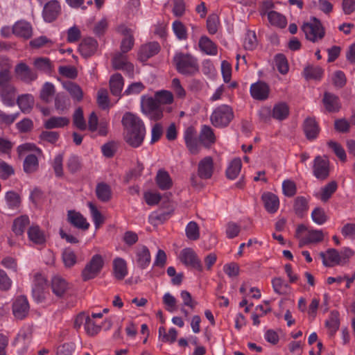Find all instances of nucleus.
<instances>
[{
    "mask_svg": "<svg viewBox=\"0 0 355 355\" xmlns=\"http://www.w3.org/2000/svg\"><path fill=\"white\" fill-rule=\"evenodd\" d=\"M11 64L9 59L0 58V100L3 105L12 107L15 105L17 88L11 83Z\"/></svg>",
    "mask_w": 355,
    "mask_h": 355,
    "instance_id": "obj_1",
    "label": "nucleus"
},
{
    "mask_svg": "<svg viewBox=\"0 0 355 355\" xmlns=\"http://www.w3.org/2000/svg\"><path fill=\"white\" fill-rule=\"evenodd\" d=\"M177 71L185 76H194L199 72L198 59L189 53H177L173 57Z\"/></svg>",
    "mask_w": 355,
    "mask_h": 355,
    "instance_id": "obj_2",
    "label": "nucleus"
},
{
    "mask_svg": "<svg viewBox=\"0 0 355 355\" xmlns=\"http://www.w3.org/2000/svg\"><path fill=\"white\" fill-rule=\"evenodd\" d=\"M141 110L150 120L157 121L163 118V107L151 96L144 95L141 97Z\"/></svg>",
    "mask_w": 355,
    "mask_h": 355,
    "instance_id": "obj_3",
    "label": "nucleus"
},
{
    "mask_svg": "<svg viewBox=\"0 0 355 355\" xmlns=\"http://www.w3.org/2000/svg\"><path fill=\"white\" fill-rule=\"evenodd\" d=\"M234 118L232 108L227 105L218 106L212 112L210 120L212 125L217 128L226 127Z\"/></svg>",
    "mask_w": 355,
    "mask_h": 355,
    "instance_id": "obj_4",
    "label": "nucleus"
},
{
    "mask_svg": "<svg viewBox=\"0 0 355 355\" xmlns=\"http://www.w3.org/2000/svg\"><path fill=\"white\" fill-rule=\"evenodd\" d=\"M105 261L101 254L93 255L81 272L83 280L86 282L96 277L101 273Z\"/></svg>",
    "mask_w": 355,
    "mask_h": 355,
    "instance_id": "obj_5",
    "label": "nucleus"
},
{
    "mask_svg": "<svg viewBox=\"0 0 355 355\" xmlns=\"http://www.w3.org/2000/svg\"><path fill=\"white\" fill-rule=\"evenodd\" d=\"M302 29L305 34L306 38L313 42L321 40L325 35L324 28L320 20L313 17L309 22L304 23Z\"/></svg>",
    "mask_w": 355,
    "mask_h": 355,
    "instance_id": "obj_6",
    "label": "nucleus"
},
{
    "mask_svg": "<svg viewBox=\"0 0 355 355\" xmlns=\"http://www.w3.org/2000/svg\"><path fill=\"white\" fill-rule=\"evenodd\" d=\"M179 259L187 267H190L199 272L203 270L201 261L192 248H187L182 250L180 253Z\"/></svg>",
    "mask_w": 355,
    "mask_h": 355,
    "instance_id": "obj_7",
    "label": "nucleus"
},
{
    "mask_svg": "<svg viewBox=\"0 0 355 355\" xmlns=\"http://www.w3.org/2000/svg\"><path fill=\"white\" fill-rule=\"evenodd\" d=\"M14 71L17 79L28 84L36 80L38 77L37 73L23 62L16 64Z\"/></svg>",
    "mask_w": 355,
    "mask_h": 355,
    "instance_id": "obj_8",
    "label": "nucleus"
},
{
    "mask_svg": "<svg viewBox=\"0 0 355 355\" xmlns=\"http://www.w3.org/2000/svg\"><path fill=\"white\" fill-rule=\"evenodd\" d=\"M313 174L320 180H326L329 175V162L327 158L316 156L313 162Z\"/></svg>",
    "mask_w": 355,
    "mask_h": 355,
    "instance_id": "obj_9",
    "label": "nucleus"
},
{
    "mask_svg": "<svg viewBox=\"0 0 355 355\" xmlns=\"http://www.w3.org/2000/svg\"><path fill=\"white\" fill-rule=\"evenodd\" d=\"M121 123L124 128V132L146 130L144 123L141 119L131 112L124 114Z\"/></svg>",
    "mask_w": 355,
    "mask_h": 355,
    "instance_id": "obj_10",
    "label": "nucleus"
},
{
    "mask_svg": "<svg viewBox=\"0 0 355 355\" xmlns=\"http://www.w3.org/2000/svg\"><path fill=\"white\" fill-rule=\"evenodd\" d=\"M112 67L114 69L123 71L129 77L134 76V65L130 62L128 56L123 53H116L112 60Z\"/></svg>",
    "mask_w": 355,
    "mask_h": 355,
    "instance_id": "obj_11",
    "label": "nucleus"
},
{
    "mask_svg": "<svg viewBox=\"0 0 355 355\" xmlns=\"http://www.w3.org/2000/svg\"><path fill=\"white\" fill-rule=\"evenodd\" d=\"M51 287L56 297H64L71 290V284L61 276L55 275L51 279Z\"/></svg>",
    "mask_w": 355,
    "mask_h": 355,
    "instance_id": "obj_12",
    "label": "nucleus"
},
{
    "mask_svg": "<svg viewBox=\"0 0 355 355\" xmlns=\"http://www.w3.org/2000/svg\"><path fill=\"white\" fill-rule=\"evenodd\" d=\"M61 12V6L58 0L49 1L44 4L42 17L45 21L52 22L57 19Z\"/></svg>",
    "mask_w": 355,
    "mask_h": 355,
    "instance_id": "obj_13",
    "label": "nucleus"
},
{
    "mask_svg": "<svg viewBox=\"0 0 355 355\" xmlns=\"http://www.w3.org/2000/svg\"><path fill=\"white\" fill-rule=\"evenodd\" d=\"M214 172V159L211 156L202 158L198 164V175L202 180L210 179Z\"/></svg>",
    "mask_w": 355,
    "mask_h": 355,
    "instance_id": "obj_14",
    "label": "nucleus"
},
{
    "mask_svg": "<svg viewBox=\"0 0 355 355\" xmlns=\"http://www.w3.org/2000/svg\"><path fill=\"white\" fill-rule=\"evenodd\" d=\"M270 91V87L263 81L252 83L250 87L251 96L257 101L266 100L269 96Z\"/></svg>",
    "mask_w": 355,
    "mask_h": 355,
    "instance_id": "obj_15",
    "label": "nucleus"
},
{
    "mask_svg": "<svg viewBox=\"0 0 355 355\" xmlns=\"http://www.w3.org/2000/svg\"><path fill=\"white\" fill-rule=\"evenodd\" d=\"M159 51L160 46L158 42H148L140 47L138 53L139 59L142 62L147 61L150 58L157 54Z\"/></svg>",
    "mask_w": 355,
    "mask_h": 355,
    "instance_id": "obj_16",
    "label": "nucleus"
},
{
    "mask_svg": "<svg viewBox=\"0 0 355 355\" xmlns=\"http://www.w3.org/2000/svg\"><path fill=\"white\" fill-rule=\"evenodd\" d=\"M28 311L29 304L24 296H19L13 302L12 313L15 318L24 319L28 315Z\"/></svg>",
    "mask_w": 355,
    "mask_h": 355,
    "instance_id": "obj_17",
    "label": "nucleus"
},
{
    "mask_svg": "<svg viewBox=\"0 0 355 355\" xmlns=\"http://www.w3.org/2000/svg\"><path fill=\"white\" fill-rule=\"evenodd\" d=\"M320 256L325 266L331 267L335 265L343 264V260L340 253L334 248L329 249L325 252H320Z\"/></svg>",
    "mask_w": 355,
    "mask_h": 355,
    "instance_id": "obj_18",
    "label": "nucleus"
},
{
    "mask_svg": "<svg viewBox=\"0 0 355 355\" xmlns=\"http://www.w3.org/2000/svg\"><path fill=\"white\" fill-rule=\"evenodd\" d=\"M12 33L17 37L29 39L33 35V28L29 22L20 20L13 25Z\"/></svg>",
    "mask_w": 355,
    "mask_h": 355,
    "instance_id": "obj_19",
    "label": "nucleus"
},
{
    "mask_svg": "<svg viewBox=\"0 0 355 355\" xmlns=\"http://www.w3.org/2000/svg\"><path fill=\"white\" fill-rule=\"evenodd\" d=\"M67 220L73 226L83 230H88L90 225L83 215L73 210L68 211Z\"/></svg>",
    "mask_w": 355,
    "mask_h": 355,
    "instance_id": "obj_20",
    "label": "nucleus"
},
{
    "mask_svg": "<svg viewBox=\"0 0 355 355\" xmlns=\"http://www.w3.org/2000/svg\"><path fill=\"white\" fill-rule=\"evenodd\" d=\"M146 130L124 132L125 142L132 148L139 147L145 138Z\"/></svg>",
    "mask_w": 355,
    "mask_h": 355,
    "instance_id": "obj_21",
    "label": "nucleus"
},
{
    "mask_svg": "<svg viewBox=\"0 0 355 355\" xmlns=\"http://www.w3.org/2000/svg\"><path fill=\"white\" fill-rule=\"evenodd\" d=\"M198 46L203 53L214 56L218 54V46L207 36H201L199 39Z\"/></svg>",
    "mask_w": 355,
    "mask_h": 355,
    "instance_id": "obj_22",
    "label": "nucleus"
},
{
    "mask_svg": "<svg viewBox=\"0 0 355 355\" xmlns=\"http://www.w3.org/2000/svg\"><path fill=\"white\" fill-rule=\"evenodd\" d=\"M151 261L149 250L145 245L139 246L136 250V262L137 266L144 269L147 268Z\"/></svg>",
    "mask_w": 355,
    "mask_h": 355,
    "instance_id": "obj_23",
    "label": "nucleus"
},
{
    "mask_svg": "<svg viewBox=\"0 0 355 355\" xmlns=\"http://www.w3.org/2000/svg\"><path fill=\"white\" fill-rule=\"evenodd\" d=\"M304 132L309 140H313L317 138L320 128L314 118H307L304 122Z\"/></svg>",
    "mask_w": 355,
    "mask_h": 355,
    "instance_id": "obj_24",
    "label": "nucleus"
},
{
    "mask_svg": "<svg viewBox=\"0 0 355 355\" xmlns=\"http://www.w3.org/2000/svg\"><path fill=\"white\" fill-rule=\"evenodd\" d=\"M88 129L94 132L98 130V134L101 136H105L107 133V124L101 123L98 125V116L95 112H92L88 119Z\"/></svg>",
    "mask_w": 355,
    "mask_h": 355,
    "instance_id": "obj_25",
    "label": "nucleus"
},
{
    "mask_svg": "<svg viewBox=\"0 0 355 355\" xmlns=\"http://www.w3.org/2000/svg\"><path fill=\"white\" fill-rule=\"evenodd\" d=\"M119 31L124 36L121 43V51L125 53L130 51L134 46V37L130 29L125 26L119 28Z\"/></svg>",
    "mask_w": 355,
    "mask_h": 355,
    "instance_id": "obj_26",
    "label": "nucleus"
},
{
    "mask_svg": "<svg viewBox=\"0 0 355 355\" xmlns=\"http://www.w3.org/2000/svg\"><path fill=\"white\" fill-rule=\"evenodd\" d=\"M199 140L206 147H209L216 142V136L213 129L207 125L201 126L199 134Z\"/></svg>",
    "mask_w": 355,
    "mask_h": 355,
    "instance_id": "obj_27",
    "label": "nucleus"
},
{
    "mask_svg": "<svg viewBox=\"0 0 355 355\" xmlns=\"http://www.w3.org/2000/svg\"><path fill=\"white\" fill-rule=\"evenodd\" d=\"M155 182L158 187L163 191L168 190L173 187V180L169 173L164 169L157 171Z\"/></svg>",
    "mask_w": 355,
    "mask_h": 355,
    "instance_id": "obj_28",
    "label": "nucleus"
},
{
    "mask_svg": "<svg viewBox=\"0 0 355 355\" xmlns=\"http://www.w3.org/2000/svg\"><path fill=\"white\" fill-rule=\"evenodd\" d=\"M325 109L329 112H336L340 108L339 98L329 92H325L322 99Z\"/></svg>",
    "mask_w": 355,
    "mask_h": 355,
    "instance_id": "obj_29",
    "label": "nucleus"
},
{
    "mask_svg": "<svg viewBox=\"0 0 355 355\" xmlns=\"http://www.w3.org/2000/svg\"><path fill=\"white\" fill-rule=\"evenodd\" d=\"M261 199L266 209L268 212L275 213L279 209V200L276 195L270 192H266L262 195Z\"/></svg>",
    "mask_w": 355,
    "mask_h": 355,
    "instance_id": "obj_30",
    "label": "nucleus"
},
{
    "mask_svg": "<svg viewBox=\"0 0 355 355\" xmlns=\"http://www.w3.org/2000/svg\"><path fill=\"white\" fill-rule=\"evenodd\" d=\"M27 233L29 240L35 244L42 245L46 243V235L38 225H31Z\"/></svg>",
    "mask_w": 355,
    "mask_h": 355,
    "instance_id": "obj_31",
    "label": "nucleus"
},
{
    "mask_svg": "<svg viewBox=\"0 0 355 355\" xmlns=\"http://www.w3.org/2000/svg\"><path fill=\"white\" fill-rule=\"evenodd\" d=\"M113 272L116 279L122 280L128 275L127 263L125 259L116 257L113 260Z\"/></svg>",
    "mask_w": 355,
    "mask_h": 355,
    "instance_id": "obj_32",
    "label": "nucleus"
},
{
    "mask_svg": "<svg viewBox=\"0 0 355 355\" xmlns=\"http://www.w3.org/2000/svg\"><path fill=\"white\" fill-rule=\"evenodd\" d=\"M324 239V234L320 230H309L306 232V235L301 239L300 245L309 243H317L321 242Z\"/></svg>",
    "mask_w": 355,
    "mask_h": 355,
    "instance_id": "obj_33",
    "label": "nucleus"
},
{
    "mask_svg": "<svg viewBox=\"0 0 355 355\" xmlns=\"http://www.w3.org/2000/svg\"><path fill=\"white\" fill-rule=\"evenodd\" d=\"M97 48L98 43L96 40L92 37H87L83 40L79 50L83 56L89 57L96 51Z\"/></svg>",
    "mask_w": 355,
    "mask_h": 355,
    "instance_id": "obj_34",
    "label": "nucleus"
},
{
    "mask_svg": "<svg viewBox=\"0 0 355 355\" xmlns=\"http://www.w3.org/2000/svg\"><path fill=\"white\" fill-rule=\"evenodd\" d=\"M34 97L31 94L19 95L17 98V104L24 113H29L34 105Z\"/></svg>",
    "mask_w": 355,
    "mask_h": 355,
    "instance_id": "obj_35",
    "label": "nucleus"
},
{
    "mask_svg": "<svg viewBox=\"0 0 355 355\" xmlns=\"http://www.w3.org/2000/svg\"><path fill=\"white\" fill-rule=\"evenodd\" d=\"M123 85L124 80L120 73H114L110 77V89L113 95L119 96L123 88Z\"/></svg>",
    "mask_w": 355,
    "mask_h": 355,
    "instance_id": "obj_36",
    "label": "nucleus"
},
{
    "mask_svg": "<svg viewBox=\"0 0 355 355\" xmlns=\"http://www.w3.org/2000/svg\"><path fill=\"white\" fill-rule=\"evenodd\" d=\"M267 19L270 24L279 28H284L287 24L286 17L277 11L267 13Z\"/></svg>",
    "mask_w": 355,
    "mask_h": 355,
    "instance_id": "obj_37",
    "label": "nucleus"
},
{
    "mask_svg": "<svg viewBox=\"0 0 355 355\" xmlns=\"http://www.w3.org/2000/svg\"><path fill=\"white\" fill-rule=\"evenodd\" d=\"M242 168L241 159L239 157L234 158L228 164L226 169V176L228 179H236Z\"/></svg>",
    "mask_w": 355,
    "mask_h": 355,
    "instance_id": "obj_38",
    "label": "nucleus"
},
{
    "mask_svg": "<svg viewBox=\"0 0 355 355\" xmlns=\"http://www.w3.org/2000/svg\"><path fill=\"white\" fill-rule=\"evenodd\" d=\"M39 168V160L37 155H28L23 163V169L26 173L31 174L36 172Z\"/></svg>",
    "mask_w": 355,
    "mask_h": 355,
    "instance_id": "obj_39",
    "label": "nucleus"
},
{
    "mask_svg": "<svg viewBox=\"0 0 355 355\" xmlns=\"http://www.w3.org/2000/svg\"><path fill=\"white\" fill-rule=\"evenodd\" d=\"M30 224V220L28 216L23 215L15 218L13 221L12 231L16 235H22Z\"/></svg>",
    "mask_w": 355,
    "mask_h": 355,
    "instance_id": "obj_40",
    "label": "nucleus"
},
{
    "mask_svg": "<svg viewBox=\"0 0 355 355\" xmlns=\"http://www.w3.org/2000/svg\"><path fill=\"white\" fill-rule=\"evenodd\" d=\"M34 67L39 71L46 73H51L53 69V64L48 58L40 57L34 60Z\"/></svg>",
    "mask_w": 355,
    "mask_h": 355,
    "instance_id": "obj_41",
    "label": "nucleus"
},
{
    "mask_svg": "<svg viewBox=\"0 0 355 355\" xmlns=\"http://www.w3.org/2000/svg\"><path fill=\"white\" fill-rule=\"evenodd\" d=\"M272 286L274 291L279 295H287L291 292L288 284L281 277H275L272 279Z\"/></svg>",
    "mask_w": 355,
    "mask_h": 355,
    "instance_id": "obj_42",
    "label": "nucleus"
},
{
    "mask_svg": "<svg viewBox=\"0 0 355 355\" xmlns=\"http://www.w3.org/2000/svg\"><path fill=\"white\" fill-rule=\"evenodd\" d=\"M69 119L63 116H53L44 122V127L47 129L60 128L67 125Z\"/></svg>",
    "mask_w": 355,
    "mask_h": 355,
    "instance_id": "obj_43",
    "label": "nucleus"
},
{
    "mask_svg": "<svg viewBox=\"0 0 355 355\" xmlns=\"http://www.w3.org/2000/svg\"><path fill=\"white\" fill-rule=\"evenodd\" d=\"M63 87L74 100L77 101L82 100L83 93L79 85L71 81H67L63 83Z\"/></svg>",
    "mask_w": 355,
    "mask_h": 355,
    "instance_id": "obj_44",
    "label": "nucleus"
},
{
    "mask_svg": "<svg viewBox=\"0 0 355 355\" xmlns=\"http://www.w3.org/2000/svg\"><path fill=\"white\" fill-rule=\"evenodd\" d=\"M289 107L285 103H279L275 105L272 110V117L277 120L282 121L288 117Z\"/></svg>",
    "mask_w": 355,
    "mask_h": 355,
    "instance_id": "obj_45",
    "label": "nucleus"
},
{
    "mask_svg": "<svg viewBox=\"0 0 355 355\" xmlns=\"http://www.w3.org/2000/svg\"><path fill=\"white\" fill-rule=\"evenodd\" d=\"M55 92V88L53 84L49 82H46L40 90V98L44 102L49 103L54 96Z\"/></svg>",
    "mask_w": 355,
    "mask_h": 355,
    "instance_id": "obj_46",
    "label": "nucleus"
},
{
    "mask_svg": "<svg viewBox=\"0 0 355 355\" xmlns=\"http://www.w3.org/2000/svg\"><path fill=\"white\" fill-rule=\"evenodd\" d=\"M96 193L97 198L102 202H107L112 197L110 187L105 183H100L97 184Z\"/></svg>",
    "mask_w": 355,
    "mask_h": 355,
    "instance_id": "obj_47",
    "label": "nucleus"
},
{
    "mask_svg": "<svg viewBox=\"0 0 355 355\" xmlns=\"http://www.w3.org/2000/svg\"><path fill=\"white\" fill-rule=\"evenodd\" d=\"M62 260L66 268H70L77 263V256L71 248H65L62 252Z\"/></svg>",
    "mask_w": 355,
    "mask_h": 355,
    "instance_id": "obj_48",
    "label": "nucleus"
},
{
    "mask_svg": "<svg viewBox=\"0 0 355 355\" xmlns=\"http://www.w3.org/2000/svg\"><path fill=\"white\" fill-rule=\"evenodd\" d=\"M338 185L335 181H331L321 188L319 198L322 202H327L337 189Z\"/></svg>",
    "mask_w": 355,
    "mask_h": 355,
    "instance_id": "obj_49",
    "label": "nucleus"
},
{
    "mask_svg": "<svg viewBox=\"0 0 355 355\" xmlns=\"http://www.w3.org/2000/svg\"><path fill=\"white\" fill-rule=\"evenodd\" d=\"M325 326L328 329L330 336L335 335L340 326V321L337 313H331L330 317L325 322Z\"/></svg>",
    "mask_w": 355,
    "mask_h": 355,
    "instance_id": "obj_50",
    "label": "nucleus"
},
{
    "mask_svg": "<svg viewBox=\"0 0 355 355\" xmlns=\"http://www.w3.org/2000/svg\"><path fill=\"white\" fill-rule=\"evenodd\" d=\"M172 29L179 40H186L187 39V29L180 21H174L172 24Z\"/></svg>",
    "mask_w": 355,
    "mask_h": 355,
    "instance_id": "obj_51",
    "label": "nucleus"
},
{
    "mask_svg": "<svg viewBox=\"0 0 355 355\" xmlns=\"http://www.w3.org/2000/svg\"><path fill=\"white\" fill-rule=\"evenodd\" d=\"M275 64L282 74H286L288 73L289 67L286 56L282 53H278L275 56Z\"/></svg>",
    "mask_w": 355,
    "mask_h": 355,
    "instance_id": "obj_52",
    "label": "nucleus"
},
{
    "mask_svg": "<svg viewBox=\"0 0 355 355\" xmlns=\"http://www.w3.org/2000/svg\"><path fill=\"white\" fill-rule=\"evenodd\" d=\"M185 232L187 237L192 241H196L200 237L198 225L194 221H190L186 226Z\"/></svg>",
    "mask_w": 355,
    "mask_h": 355,
    "instance_id": "obj_53",
    "label": "nucleus"
},
{
    "mask_svg": "<svg viewBox=\"0 0 355 355\" xmlns=\"http://www.w3.org/2000/svg\"><path fill=\"white\" fill-rule=\"evenodd\" d=\"M155 98L159 102V105H168L173 102V95L168 90H161L155 93Z\"/></svg>",
    "mask_w": 355,
    "mask_h": 355,
    "instance_id": "obj_54",
    "label": "nucleus"
},
{
    "mask_svg": "<svg viewBox=\"0 0 355 355\" xmlns=\"http://www.w3.org/2000/svg\"><path fill=\"white\" fill-rule=\"evenodd\" d=\"M73 123L80 130H85L87 129V124L83 116V111L81 108L78 107L76 110L73 116Z\"/></svg>",
    "mask_w": 355,
    "mask_h": 355,
    "instance_id": "obj_55",
    "label": "nucleus"
},
{
    "mask_svg": "<svg viewBox=\"0 0 355 355\" xmlns=\"http://www.w3.org/2000/svg\"><path fill=\"white\" fill-rule=\"evenodd\" d=\"M5 198L9 208L15 209L19 207L21 198L17 193L13 191H8L6 193Z\"/></svg>",
    "mask_w": 355,
    "mask_h": 355,
    "instance_id": "obj_56",
    "label": "nucleus"
},
{
    "mask_svg": "<svg viewBox=\"0 0 355 355\" xmlns=\"http://www.w3.org/2000/svg\"><path fill=\"white\" fill-rule=\"evenodd\" d=\"M91 216L96 228H98L104 223V217L92 202H88Z\"/></svg>",
    "mask_w": 355,
    "mask_h": 355,
    "instance_id": "obj_57",
    "label": "nucleus"
},
{
    "mask_svg": "<svg viewBox=\"0 0 355 355\" xmlns=\"http://www.w3.org/2000/svg\"><path fill=\"white\" fill-rule=\"evenodd\" d=\"M101 329V325L97 324L93 318L89 315L87 317L86 323L85 324V330L86 333L91 336L96 335Z\"/></svg>",
    "mask_w": 355,
    "mask_h": 355,
    "instance_id": "obj_58",
    "label": "nucleus"
},
{
    "mask_svg": "<svg viewBox=\"0 0 355 355\" xmlns=\"http://www.w3.org/2000/svg\"><path fill=\"white\" fill-rule=\"evenodd\" d=\"M311 218L317 225H323L328 219V217L322 208L316 207L311 213Z\"/></svg>",
    "mask_w": 355,
    "mask_h": 355,
    "instance_id": "obj_59",
    "label": "nucleus"
},
{
    "mask_svg": "<svg viewBox=\"0 0 355 355\" xmlns=\"http://www.w3.org/2000/svg\"><path fill=\"white\" fill-rule=\"evenodd\" d=\"M324 71L319 67H309L304 69V73L306 79H320Z\"/></svg>",
    "mask_w": 355,
    "mask_h": 355,
    "instance_id": "obj_60",
    "label": "nucleus"
},
{
    "mask_svg": "<svg viewBox=\"0 0 355 355\" xmlns=\"http://www.w3.org/2000/svg\"><path fill=\"white\" fill-rule=\"evenodd\" d=\"M59 138V134L53 131H42L40 135V143L44 144L45 142L55 144Z\"/></svg>",
    "mask_w": 355,
    "mask_h": 355,
    "instance_id": "obj_61",
    "label": "nucleus"
},
{
    "mask_svg": "<svg viewBox=\"0 0 355 355\" xmlns=\"http://www.w3.org/2000/svg\"><path fill=\"white\" fill-rule=\"evenodd\" d=\"M294 209L299 216H302L308 209V201L302 196L297 197L295 200Z\"/></svg>",
    "mask_w": 355,
    "mask_h": 355,
    "instance_id": "obj_62",
    "label": "nucleus"
},
{
    "mask_svg": "<svg viewBox=\"0 0 355 355\" xmlns=\"http://www.w3.org/2000/svg\"><path fill=\"white\" fill-rule=\"evenodd\" d=\"M257 45V39L254 31H248L243 42L244 48L247 50H253Z\"/></svg>",
    "mask_w": 355,
    "mask_h": 355,
    "instance_id": "obj_63",
    "label": "nucleus"
},
{
    "mask_svg": "<svg viewBox=\"0 0 355 355\" xmlns=\"http://www.w3.org/2000/svg\"><path fill=\"white\" fill-rule=\"evenodd\" d=\"M283 193L287 197H293L297 193V187L294 181L285 180L282 182Z\"/></svg>",
    "mask_w": 355,
    "mask_h": 355,
    "instance_id": "obj_64",
    "label": "nucleus"
}]
</instances>
